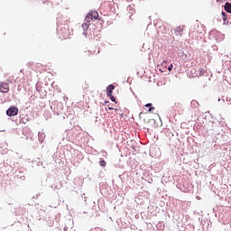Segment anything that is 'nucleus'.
Returning <instances> with one entry per match:
<instances>
[{
  "instance_id": "1",
  "label": "nucleus",
  "mask_w": 231,
  "mask_h": 231,
  "mask_svg": "<svg viewBox=\"0 0 231 231\" xmlns=\"http://www.w3.org/2000/svg\"><path fill=\"white\" fill-rule=\"evenodd\" d=\"M18 113L19 108H17L16 106H11L6 111L7 116H17Z\"/></svg>"
},
{
  "instance_id": "2",
  "label": "nucleus",
  "mask_w": 231,
  "mask_h": 231,
  "mask_svg": "<svg viewBox=\"0 0 231 231\" xmlns=\"http://www.w3.org/2000/svg\"><path fill=\"white\" fill-rule=\"evenodd\" d=\"M8 91H10L8 83L5 81L0 82V93H8Z\"/></svg>"
},
{
  "instance_id": "3",
  "label": "nucleus",
  "mask_w": 231,
  "mask_h": 231,
  "mask_svg": "<svg viewBox=\"0 0 231 231\" xmlns=\"http://www.w3.org/2000/svg\"><path fill=\"white\" fill-rule=\"evenodd\" d=\"M185 30V25H180L175 28L174 33L177 37H181L183 35V31Z\"/></svg>"
},
{
  "instance_id": "4",
  "label": "nucleus",
  "mask_w": 231,
  "mask_h": 231,
  "mask_svg": "<svg viewBox=\"0 0 231 231\" xmlns=\"http://www.w3.org/2000/svg\"><path fill=\"white\" fill-rule=\"evenodd\" d=\"M115 90V85H109L106 88V95L107 97H111V95H113V91Z\"/></svg>"
},
{
  "instance_id": "5",
  "label": "nucleus",
  "mask_w": 231,
  "mask_h": 231,
  "mask_svg": "<svg viewBox=\"0 0 231 231\" xmlns=\"http://www.w3.org/2000/svg\"><path fill=\"white\" fill-rule=\"evenodd\" d=\"M224 8H225L226 12H227L228 14H231V4L230 3H226Z\"/></svg>"
},
{
  "instance_id": "6",
  "label": "nucleus",
  "mask_w": 231,
  "mask_h": 231,
  "mask_svg": "<svg viewBox=\"0 0 231 231\" xmlns=\"http://www.w3.org/2000/svg\"><path fill=\"white\" fill-rule=\"evenodd\" d=\"M89 14L92 16L93 19H98V13L97 11H91Z\"/></svg>"
},
{
  "instance_id": "7",
  "label": "nucleus",
  "mask_w": 231,
  "mask_h": 231,
  "mask_svg": "<svg viewBox=\"0 0 231 231\" xmlns=\"http://www.w3.org/2000/svg\"><path fill=\"white\" fill-rule=\"evenodd\" d=\"M85 21L86 23H91V21H93V16L88 13L85 17Z\"/></svg>"
},
{
  "instance_id": "8",
  "label": "nucleus",
  "mask_w": 231,
  "mask_h": 231,
  "mask_svg": "<svg viewBox=\"0 0 231 231\" xmlns=\"http://www.w3.org/2000/svg\"><path fill=\"white\" fill-rule=\"evenodd\" d=\"M41 68H42V65L41 63H38L36 65V69H34V71H37L38 73H42V71L41 70Z\"/></svg>"
},
{
  "instance_id": "9",
  "label": "nucleus",
  "mask_w": 231,
  "mask_h": 231,
  "mask_svg": "<svg viewBox=\"0 0 231 231\" xmlns=\"http://www.w3.org/2000/svg\"><path fill=\"white\" fill-rule=\"evenodd\" d=\"M145 107H150L148 109L149 113H151V111H153V109H154V107L152 106V104H151V103L146 104Z\"/></svg>"
},
{
  "instance_id": "10",
  "label": "nucleus",
  "mask_w": 231,
  "mask_h": 231,
  "mask_svg": "<svg viewBox=\"0 0 231 231\" xmlns=\"http://www.w3.org/2000/svg\"><path fill=\"white\" fill-rule=\"evenodd\" d=\"M99 165H100L101 167H106V165H107V162H106V161H104V160H101V161L99 162Z\"/></svg>"
},
{
  "instance_id": "11",
  "label": "nucleus",
  "mask_w": 231,
  "mask_h": 231,
  "mask_svg": "<svg viewBox=\"0 0 231 231\" xmlns=\"http://www.w3.org/2000/svg\"><path fill=\"white\" fill-rule=\"evenodd\" d=\"M206 72L207 70L205 69H199V77L203 76V74Z\"/></svg>"
},
{
  "instance_id": "12",
  "label": "nucleus",
  "mask_w": 231,
  "mask_h": 231,
  "mask_svg": "<svg viewBox=\"0 0 231 231\" xmlns=\"http://www.w3.org/2000/svg\"><path fill=\"white\" fill-rule=\"evenodd\" d=\"M100 53V48H97V51L92 52V55H98Z\"/></svg>"
},
{
  "instance_id": "13",
  "label": "nucleus",
  "mask_w": 231,
  "mask_h": 231,
  "mask_svg": "<svg viewBox=\"0 0 231 231\" xmlns=\"http://www.w3.org/2000/svg\"><path fill=\"white\" fill-rule=\"evenodd\" d=\"M108 97L112 102H116V99L114 97L113 94H111V96Z\"/></svg>"
},
{
  "instance_id": "14",
  "label": "nucleus",
  "mask_w": 231,
  "mask_h": 231,
  "mask_svg": "<svg viewBox=\"0 0 231 231\" xmlns=\"http://www.w3.org/2000/svg\"><path fill=\"white\" fill-rule=\"evenodd\" d=\"M172 68H173V65L171 64V65L168 67V71H172Z\"/></svg>"
},
{
  "instance_id": "15",
  "label": "nucleus",
  "mask_w": 231,
  "mask_h": 231,
  "mask_svg": "<svg viewBox=\"0 0 231 231\" xmlns=\"http://www.w3.org/2000/svg\"><path fill=\"white\" fill-rule=\"evenodd\" d=\"M222 15H223V17H224V21H225V17H226V13L222 12Z\"/></svg>"
},
{
  "instance_id": "16",
  "label": "nucleus",
  "mask_w": 231,
  "mask_h": 231,
  "mask_svg": "<svg viewBox=\"0 0 231 231\" xmlns=\"http://www.w3.org/2000/svg\"><path fill=\"white\" fill-rule=\"evenodd\" d=\"M108 109H110V111H111V110H113V107H108Z\"/></svg>"
},
{
  "instance_id": "17",
  "label": "nucleus",
  "mask_w": 231,
  "mask_h": 231,
  "mask_svg": "<svg viewBox=\"0 0 231 231\" xmlns=\"http://www.w3.org/2000/svg\"><path fill=\"white\" fill-rule=\"evenodd\" d=\"M142 115H143V113H140L139 116H142Z\"/></svg>"
}]
</instances>
